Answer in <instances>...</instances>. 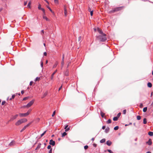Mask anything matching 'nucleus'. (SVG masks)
<instances>
[{"label": "nucleus", "instance_id": "338daca9", "mask_svg": "<svg viewBox=\"0 0 153 153\" xmlns=\"http://www.w3.org/2000/svg\"><path fill=\"white\" fill-rule=\"evenodd\" d=\"M51 146L50 145H48V149H51Z\"/></svg>", "mask_w": 153, "mask_h": 153}, {"label": "nucleus", "instance_id": "0eeeda50", "mask_svg": "<svg viewBox=\"0 0 153 153\" xmlns=\"http://www.w3.org/2000/svg\"><path fill=\"white\" fill-rule=\"evenodd\" d=\"M18 114H16V115L14 116H12V117L11 118L10 120V121H12L13 120H14L16 119L18 117Z\"/></svg>", "mask_w": 153, "mask_h": 153}, {"label": "nucleus", "instance_id": "c03bdc74", "mask_svg": "<svg viewBox=\"0 0 153 153\" xmlns=\"http://www.w3.org/2000/svg\"><path fill=\"white\" fill-rule=\"evenodd\" d=\"M90 14H91V15L92 16L93 15V11L92 10V11H90Z\"/></svg>", "mask_w": 153, "mask_h": 153}, {"label": "nucleus", "instance_id": "4be33fe9", "mask_svg": "<svg viewBox=\"0 0 153 153\" xmlns=\"http://www.w3.org/2000/svg\"><path fill=\"white\" fill-rule=\"evenodd\" d=\"M109 131V127H107L105 129V131L106 133H107Z\"/></svg>", "mask_w": 153, "mask_h": 153}, {"label": "nucleus", "instance_id": "2f4dec72", "mask_svg": "<svg viewBox=\"0 0 153 153\" xmlns=\"http://www.w3.org/2000/svg\"><path fill=\"white\" fill-rule=\"evenodd\" d=\"M119 127L118 126H116L114 128V129L115 130H117L118 129Z\"/></svg>", "mask_w": 153, "mask_h": 153}, {"label": "nucleus", "instance_id": "4c0bfd02", "mask_svg": "<svg viewBox=\"0 0 153 153\" xmlns=\"http://www.w3.org/2000/svg\"><path fill=\"white\" fill-rule=\"evenodd\" d=\"M55 3L56 4H58V0H54Z\"/></svg>", "mask_w": 153, "mask_h": 153}, {"label": "nucleus", "instance_id": "a878e982", "mask_svg": "<svg viewBox=\"0 0 153 153\" xmlns=\"http://www.w3.org/2000/svg\"><path fill=\"white\" fill-rule=\"evenodd\" d=\"M67 135V133L66 132H64L62 134V136L63 137L65 136L66 135Z\"/></svg>", "mask_w": 153, "mask_h": 153}, {"label": "nucleus", "instance_id": "79ce46f5", "mask_svg": "<svg viewBox=\"0 0 153 153\" xmlns=\"http://www.w3.org/2000/svg\"><path fill=\"white\" fill-rule=\"evenodd\" d=\"M41 10H42L43 11V13H44V14H45V10L44 9H43V8H42L41 9Z\"/></svg>", "mask_w": 153, "mask_h": 153}, {"label": "nucleus", "instance_id": "f8f14e48", "mask_svg": "<svg viewBox=\"0 0 153 153\" xmlns=\"http://www.w3.org/2000/svg\"><path fill=\"white\" fill-rule=\"evenodd\" d=\"M97 30L101 34V35L104 34V33H103V32L102 31V30L99 28H97Z\"/></svg>", "mask_w": 153, "mask_h": 153}, {"label": "nucleus", "instance_id": "58836bf2", "mask_svg": "<svg viewBox=\"0 0 153 153\" xmlns=\"http://www.w3.org/2000/svg\"><path fill=\"white\" fill-rule=\"evenodd\" d=\"M85 149H86L88 148V146L87 145H86L84 146Z\"/></svg>", "mask_w": 153, "mask_h": 153}, {"label": "nucleus", "instance_id": "13d9d810", "mask_svg": "<svg viewBox=\"0 0 153 153\" xmlns=\"http://www.w3.org/2000/svg\"><path fill=\"white\" fill-rule=\"evenodd\" d=\"M41 66L42 67L43 66V62H41Z\"/></svg>", "mask_w": 153, "mask_h": 153}, {"label": "nucleus", "instance_id": "f3484780", "mask_svg": "<svg viewBox=\"0 0 153 153\" xmlns=\"http://www.w3.org/2000/svg\"><path fill=\"white\" fill-rule=\"evenodd\" d=\"M81 40H82V37H81V36H80L78 37L77 41L80 43L81 41Z\"/></svg>", "mask_w": 153, "mask_h": 153}, {"label": "nucleus", "instance_id": "a18cd8bd", "mask_svg": "<svg viewBox=\"0 0 153 153\" xmlns=\"http://www.w3.org/2000/svg\"><path fill=\"white\" fill-rule=\"evenodd\" d=\"M120 115H121V113H119L117 115V117L119 118V117H120Z\"/></svg>", "mask_w": 153, "mask_h": 153}, {"label": "nucleus", "instance_id": "37998d69", "mask_svg": "<svg viewBox=\"0 0 153 153\" xmlns=\"http://www.w3.org/2000/svg\"><path fill=\"white\" fill-rule=\"evenodd\" d=\"M108 152H109L110 153H113V152L111 151V150L110 149H108Z\"/></svg>", "mask_w": 153, "mask_h": 153}, {"label": "nucleus", "instance_id": "8fccbe9b", "mask_svg": "<svg viewBox=\"0 0 153 153\" xmlns=\"http://www.w3.org/2000/svg\"><path fill=\"white\" fill-rule=\"evenodd\" d=\"M126 109H125L124 110H123V114H126Z\"/></svg>", "mask_w": 153, "mask_h": 153}, {"label": "nucleus", "instance_id": "bb28decb", "mask_svg": "<svg viewBox=\"0 0 153 153\" xmlns=\"http://www.w3.org/2000/svg\"><path fill=\"white\" fill-rule=\"evenodd\" d=\"M47 94V92H46L44 94L43 96L42 97V98H44L45 97Z\"/></svg>", "mask_w": 153, "mask_h": 153}, {"label": "nucleus", "instance_id": "09e8293b", "mask_svg": "<svg viewBox=\"0 0 153 153\" xmlns=\"http://www.w3.org/2000/svg\"><path fill=\"white\" fill-rule=\"evenodd\" d=\"M65 74L66 76H68V71H66L65 73Z\"/></svg>", "mask_w": 153, "mask_h": 153}, {"label": "nucleus", "instance_id": "4d7b16f0", "mask_svg": "<svg viewBox=\"0 0 153 153\" xmlns=\"http://www.w3.org/2000/svg\"><path fill=\"white\" fill-rule=\"evenodd\" d=\"M44 54L45 56H46L47 55V53L46 52H45L44 53Z\"/></svg>", "mask_w": 153, "mask_h": 153}, {"label": "nucleus", "instance_id": "f257e3e1", "mask_svg": "<svg viewBox=\"0 0 153 153\" xmlns=\"http://www.w3.org/2000/svg\"><path fill=\"white\" fill-rule=\"evenodd\" d=\"M97 39L100 41H105L107 39L106 34L104 33L101 35L97 36Z\"/></svg>", "mask_w": 153, "mask_h": 153}, {"label": "nucleus", "instance_id": "2eb2a0df", "mask_svg": "<svg viewBox=\"0 0 153 153\" xmlns=\"http://www.w3.org/2000/svg\"><path fill=\"white\" fill-rule=\"evenodd\" d=\"M64 11L65 16H66L67 15V11L65 8H64Z\"/></svg>", "mask_w": 153, "mask_h": 153}, {"label": "nucleus", "instance_id": "1a4fd4ad", "mask_svg": "<svg viewBox=\"0 0 153 153\" xmlns=\"http://www.w3.org/2000/svg\"><path fill=\"white\" fill-rule=\"evenodd\" d=\"M15 142L14 140H12L9 144L10 146H12L15 145Z\"/></svg>", "mask_w": 153, "mask_h": 153}, {"label": "nucleus", "instance_id": "bf43d9fd", "mask_svg": "<svg viewBox=\"0 0 153 153\" xmlns=\"http://www.w3.org/2000/svg\"><path fill=\"white\" fill-rule=\"evenodd\" d=\"M52 149H51L49 151V153H52Z\"/></svg>", "mask_w": 153, "mask_h": 153}, {"label": "nucleus", "instance_id": "b1692460", "mask_svg": "<svg viewBox=\"0 0 153 153\" xmlns=\"http://www.w3.org/2000/svg\"><path fill=\"white\" fill-rule=\"evenodd\" d=\"M143 123L144 124H146L147 123L146 119V118H144L143 119Z\"/></svg>", "mask_w": 153, "mask_h": 153}, {"label": "nucleus", "instance_id": "20e7f679", "mask_svg": "<svg viewBox=\"0 0 153 153\" xmlns=\"http://www.w3.org/2000/svg\"><path fill=\"white\" fill-rule=\"evenodd\" d=\"M31 110H29L27 112L25 113H19V116L21 117H25L28 115L30 113Z\"/></svg>", "mask_w": 153, "mask_h": 153}, {"label": "nucleus", "instance_id": "72a5a7b5", "mask_svg": "<svg viewBox=\"0 0 153 153\" xmlns=\"http://www.w3.org/2000/svg\"><path fill=\"white\" fill-rule=\"evenodd\" d=\"M48 9L53 14H54V12L52 10L51 8L48 7Z\"/></svg>", "mask_w": 153, "mask_h": 153}, {"label": "nucleus", "instance_id": "6e6d98bb", "mask_svg": "<svg viewBox=\"0 0 153 153\" xmlns=\"http://www.w3.org/2000/svg\"><path fill=\"white\" fill-rule=\"evenodd\" d=\"M93 146L94 147H96L97 146V145L95 143H94L93 144Z\"/></svg>", "mask_w": 153, "mask_h": 153}, {"label": "nucleus", "instance_id": "9b49d317", "mask_svg": "<svg viewBox=\"0 0 153 153\" xmlns=\"http://www.w3.org/2000/svg\"><path fill=\"white\" fill-rule=\"evenodd\" d=\"M64 54H63L62 56V60L61 65L62 67L64 65Z\"/></svg>", "mask_w": 153, "mask_h": 153}, {"label": "nucleus", "instance_id": "69168bd1", "mask_svg": "<svg viewBox=\"0 0 153 153\" xmlns=\"http://www.w3.org/2000/svg\"><path fill=\"white\" fill-rule=\"evenodd\" d=\"M62 86H61V87L59 88V90H60L61 89V88H62Z\"/></svg>", "mask_w": 153, "mask_h": 153}, {"label": "nucleus", "instance_id": "5701e85b", "mask_svg": "<svg viewBox=\"0 0 153 153\" xmlns=\"http://www.w3.org/2000/svg\"><path fill=\"white\" fill-rule=\"evenodd\" d=\"M147 107H146L144 108L143 109V112H146L147 110Z\"/></svg>", "mask_w": 153, "mask_h": 153}, {"label": "nucleus", "instance_id": "49530a36", "mask_svg": "<svg viewBox=\"0 0 153 153\" xmlns=\"http://www.w3.org/2000/svg\"><path fill=\"white\" fill-rule=\"evenodd\" d=\"M65 131L66 132V131H68L69 130H70V128L69 127V128H66L65 129Z\"/></svg>", "mask_w": 153, "mask_h": 153}, {"label": "nucleus", "instance_id": "39448f33", "mask_svg": "<svg viewBox=\"0 0 153 153\" xmlns=\"http://www.w3.org/2000/svg\"><path fill=\"white\" fill-rule=\"evenodd\" d=\"M34 100H32L29 102L26 105L24 106L25 108H28L30 107L33 103Z\"/></svg>", "mask_w": 153, "mask_h": 153}, {"label": "nucleus", "instance_id": "f03ea898", "mask_svg": "<svg viewBox=\"0 0 153 153\" xmlns=\"http://www.w3.org/2000/svg\"><path fill=\"white\" fill-rule=\"evenodd\" d=\"M124 8V7L121 6L119 7L114 8L109 12V13H112L120 11L123 10Z\"/></svg>", "mask_w": 153, "mask_h": 153}, {"label": "nucleus", "instance_id": "680f3d73", "mask_svg": "<svg viewBox=\"0 0 153 153\" xmlns=\"http://www.w3.org/2000/svg\"><path fill=\"white\" fill-rule=\"evenodd\" d=\"M21 93L22 94H23L24 93V91H22L21 92Z\"/></svg>", "mask_w": 153, "mask_h": 153}, {"label": "nucleus", "instance_id": "e433bc0d", "mask_svg": "<svg viewBox=\"0 0 153 153\" xmlns=\"http://www.w3.org/2000/svg\"><path fill=\"white\" fill-rule=\"evenodd\" d=\"M29 98V97H24L23 99V100H25L28 99Z\"/></svg>", "mask_w": 153, "mask_h": 153}, {"label": "nucleus", "instance_id": "ea45409f", "mask_svg": "<svg viewBox=\"0 0 153 153\" xmlns=\"http://www.w3.org/2000/svg\"><path fill=\"white\" fill-rule=\"evenodd\" d=\"M6 103V102L5 101H2L1 102V105H4Z\"/></svg>", "mask_w": 153, "mask_h": 153}, {"label": "nucleus", "instance_id": "c85d7f7f", "mask_svg": "<svg viewBox=\"0 0 153 153\" xmlns=\"http://www.w3.org/2000/svg\"><path fill=\"white\" fill-rule=\"evenodd\" d=\"M45 14H44L43 15V18L44 19H45L46 21L48 20V18L47 17L45 16Z\"/></svg>", "mask_w": 153, "mask_h": 153}, {"label": "nucleus", "instance_id": "e2e57ef3", "mask_svg": "<svg viewBox=\"0 0 153 153\" xmlns=\"http://www.w3.org/2000/svg\"><path fill=\"white\" fill-rule=\"evenodd\" d=\"M88 11L89 12H90V11H91V8L89 7L88 9Z\"/></svg>", "mask_w": 153, "mask_h": 153}, {"label": "nucleus", "instance_id": "dca6fc26", "mask_svg": "<svg viewBox=\"0 0 153 153\" xmlns=\"http://www.w3.org/2000/svg\"><path fill=\"white\" fill-rule=\"evenodd\" d=\"M147 86L151 88L152 86V85L151 83L148 82L147 84Z\"/></svg>", "mask_w": 153, "mask_h": 153}, {"label": "nucleus", "instance_id": "412c9836", "mask_svg": "<svg viewBox=\"0 0 153 153\" xmlns=\"http://www.w3.org/2000/svg\"><path fill=\"white\" fill-rule=\"evenodd\" d=\"M148 134L150 136H153V132L151 131H149L148 133Z\"/></svg>", "mask_w": 153, "mask_h": 153}, {"label": "nucleus", "instance_id": "603ef678", "mask_svg": "<svg viewBox=\"0 0 153 153\" xmlns=\"http://www.w3.org/2000/svg\"><path fill=\"white\" fill-rule=\"evenodd\" d=\"M143 106V104H142V103L140 104V108H142Z\"/></svg>", "mask_w": 153, "mask_h": 153}, {"label": "nucleus", "instance_id": "052dcab7", "mask_svg": "<svg viewBox=\"0 0 153 153\" xmlns=\"http://www.w3.org/2000/svg\"><path fill=\"white\" fill-rule=\"evenodd\" d=\"M105 126H103L102 127V129H104L105 128Z\"/></svg>", "mask_w": 153, "mask_h": 153}, {"label": "nucleus", "instance_id": "ddd939ff", "mask_svg": "<svg viewBox=\"0 0 153 153\" xmlns=\"http://www.w3.org/2000/svg\"><path fill=\"white\" fill-rule=\"evenodd\" d=\"M111 144H112L111 142L109 140H108L106 142V144L107 145H108V146H111Z\"/></svg>", "mask_w": 153, "mask_h": 153}, {"label": "nucleus", "instance_id": "aec40b11", "mask_svg": "<svg viewBox=\"0 0 153 153\" xmlns=\"http://www.w3.org/2000/svg\"><path fill=\"white\" fill-rule=\"evenodd\" d=\"M100 114L102 117H103L105 115V114L102 112V111L100 112Z\"/></svg>", "mask_w": 153, "mask_h": 153}, {"label": "nucleus", "instance_id": "774afa93", "mask_svg": "<svg viewBox=\"0 0 153 153\" xmlns=\"http://www.w3.org/2000/svg\"><path fill=\"white\" fill-rule=\"evenodd\" d=\"M146 153H151V152L149 151L146 152Z\"/></svg>", "mask_w": 153, "mask_h": 153}, {"label": "nucleus", "instance_id": "7c9ffc66", "mask_svg": "<svg viewBox=\"0 0 153 153\" xmlns=\"http://www.w3.org/2000/svg\"><path fill=\"white\" fill-rule=\"evenodd\" d=\"M111 123V120L110 119H109L107 121L106 123L107 124L110 123Z\"/></svg>", "mask_w": 153, "mask_h": 153}, {"label": "nucleus", "instance_id": "9d476101", "mask_svg": "<svg viewBox=\"0 0 153 153\" xmlns=\"http://www.w3.org/2000/svg\"><path fill=\"white\" fill-rule=\"evenodd\" d=\"M146 144H148V145L150 146L152 145V140L151 139H149L148 141H147L146 142Z\"/></svg>", "mask_w": 153, "mask_h": 153}, {"label": "nucleus", "instance_id": "cd10ccee", "mask_svg": "<svg viewBox=\"0 0 153 153\" xmlns=\"http://www.w3.org/2000/svg\"><path fill=\"white\" fill-rule=\"evenodd\" d=\"M141 118V116L139 115L137 116V119L138 120H140Z\"/></svg>", "mask_w": 153, "mask_h": 153}, {"label": "nucleus", "instance_id": "864d4df0", "mask_svg": "<svg viewBox=\"0 0 153 153\" xmlns=\"http://www.w3.org/2000/svg\"><path fill=\"white\" fill-rule=\"evenodd\" d=\"M33 83V82L32 81H31V82H30V85H32Z\"/></svg>", "mask_w": 153, "mask_h": 153}, {"label": "nucleus", "instance_id": "423d86ee", "mask_svg": "<svg viewBox=\"0 0 153 153\" xmlns=\"http://www.w3.org/2000/svg\"><path fill=\"white\" fill-rule=\"evenodd\" d=\"M32 122H30L29 123H28V124H27L21 130L20 132H22L26 128L28 127L30 125V124H31Z\"/></svg>", "mask_w": 153, "mask_h": 153}, {"label": "nucleus", "instance_id": "0e129e2a", "mask_svg": "<svg viewBox=\"0 0 153 153\" xmlns=\"http://www.w3.org/2000/svg\"><path fill=\"white\" fill-rule=\"evenodd\" d=\"M44 31L43 30H42V31H41V34L42 33V34H44Z\"/></svg>", "mask_w": 153, "mask_h": 153}, {"label": "nucleus", "instance_id": "c9c22d12", "mask_svg": "<svg viewBox=\"0 0 153 153\" xmlns=\"http://www.w3.org/2000/svg\"><path fill=\"white\" fill-rule=\"evenodd\" d=\"M40 78L39 77H37L36 78L35 81H39L40 80Z\"/></svg>", "mask_w": 153, "mask_h": 153}, {"label": "nucleus", "instance_id": "6e6552de", "mask_svg": "<svg viewBox=\"0 0 153 153\" xmlns=\"http://www.w3.org/2000/svg\"><path fill=\"white\" fill-rule=\"evenodd\" d=\"M49 144L50 145L53 146L55 145V142L52 140H51L50 141Z\"/></svg>", "mask_w": 153, "mask_h": 153}, {"label": "nucleus", "instance_id": "5fc2aeb1", "mask_svg": "<svg viewBox=\"0 0 153 153\" xmlns=\"http://www.w3.org/2000/svg\"><path fill=\"white\" fill-rule=\"evenodd\" d=\"M68 125H66L65 127V129L66 128H68Z\"/></svg>", "mask_w": 153, "mask_h": 153}, {"label": "nucleus", "instance_id": "393cba45", "mask_svg": "<svg viewBox=\"0 0 153 153\" xmlns=\"http://www.w3.org/2000/svg\"><path fill=\"white\" fill-rule=\"evenodd\" d=\"M118 118L117 116L115 117H114L113 118V120L114 121H117L118 120Z\"/></svg>", "mask_w": 153, "mask_h": 153}, {"label": "nucleus", "instance_id": "a211bd4d", "mask_svg": "<svg viewBox=\"0 0 153 153\" xmlns=\"http://www.w3.org/2000/svg\"><path fill=\"white\" fill-rule=\"evenodd\" d=\"M31 2L30 1L29 2V3H28V4H27V6L28 7V8H31L30 7V5H31Z\"/></svg>", "mask_w": 153, "mask_h": 153}, {"label": "nucleus", "instance_id": "7ed1b4c3", "mask_svg": "<svg viewBox=\"0 0 153 153\" xmlns=\"http://www.w3.org/2000/svg\"><path fill=\"white\" fill-rule=\"evenodd\" d=\"M27 121V120L26 118L18 120L15 123V125L16 126H18L26 122Z\"/></svg>", "mask_w": 153, "mask_h": 153}, {"label": "nucleus", "instance_id": "4468645a", "mask_svg": "<svg viewBox=\"0 0 153 153\" xmlns=\"http://www.w3.org/2000/svg\"><path fill=\"white\" fill-rule=\"evenodd\" d=\"M57 70H56L52 74L51 76V80H52L53 78V76L54 74L56 73V72Z\"/></svg>", "mask_w": 153, "mask_h": 153}, {"label": "nucleus", "instance_id": "473e14b6", "mask_svg": "<svg viewBox=\"0 0 153 153\" xmlns=\"http://www.w3.org/2000/svg\"><path fill=\"white\" fill-rule=\"evenodd\" d=\"M41 5L40 4H39L38 5V8L39 10H41V9L42 8L41 7Z\"/></svg>", "mask_w": 153, "mask_h": 153}, {"label": "nucleus", "instance_id": "c756f323", "mask_svg": "<svg viewBox=\"0 0 153 153\" xmlns=\"http://www.w3.org/2000/svg\"><path fill=\"white\" fill-rule=\"evenodd\" d=\"M40 147V144L38 145L37 146V147L36 148V149L35 150H37L39 149Z\"/></svg>", "mask_w": 153, "mask_h": 153}, {"label": "nucleus", "instance_id": "6ab92c4d", "mask_svg": "<svg viewBox=\"0 0 153 153\" xmlns=\"http://www.w3.org/2000/svg\"><path fill=\"white\" fill-rule=\"evenodd\" d=\"M105 139H103L100 140V142L101 143H103L105 142Z\"/></svg>", "mask_w": 153, "mask_h": 153}, {"label": "nucleus", "instance_id": "f704fd0d", "mask_svg": "<svg viewBox=\"0 0 153 153\" xmlns=\"http://www.w3.org/2000/svg\"><path fill=\"white\" fill-rule=\"evenodd\" d=\"M15 94H14V95H13L12 96V98H10V100H11L12 99H14L15 97Z\"/></svg>", "mask_w": 153, "mask_h": 153}, {"label": "nucleus", "instance_id": "3c124183", "mask_svg": "<svg viewBox=\"0 0 153 153\" xmlns=\"http://www.w3.org/2000/svg\"><path fill=\"white\" fill-rule=\"evenodd\" d=\"M27 1H25L24 3V6L26 5V4H27Z\"/></svg>", "mask_w": 153, "mask_h": 153}, {"label": "nucleus", "instance_id": "a19ab883", "mask_svg": "<svg viewBox=\"0 0 153 153\" xmlns=\"http://www.w3.org/2000/svg\"><path fill=\"white\" fill-rule=\"evenodd\" d=\"M46 131H45L42 134H41V137H42V136H43L44 135V134H45V132H46Z\"/></svg>", "mask_w": 153, "mask_h": 153}, {"label": "nucleus", "instance_id": "de8ad7c7", "mask_svg": "<svg viewBox=\"0 0 153 153\" xmlns=\"http://www.w3.org/2000/svg\"><path fill=\"white\" fill-rule=\"evenodd\" d=\"M55 113H56V111H55L53 112V114L52 115V117H53L55 115Z\"/></svg>", "mask_w": 153, "mask_h": 153}]
</instances>
